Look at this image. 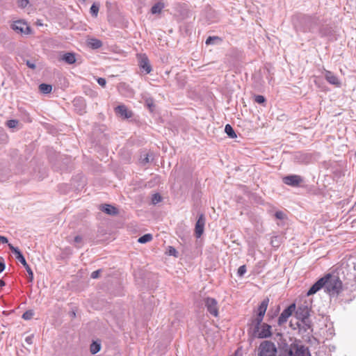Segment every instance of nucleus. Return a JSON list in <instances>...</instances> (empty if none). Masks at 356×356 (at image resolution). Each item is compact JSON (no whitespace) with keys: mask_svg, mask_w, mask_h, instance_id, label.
<instances>
[{"mask_svg":"<svg viewBox=\"0 0 356 356\" xmlns=\"http://www.w3.org/2000/svg\"><path fill=\"white\" fill-rule=\"evenodd\" d=\"M326 283L325 280V276L323 277H321L319 279L317 282H316L309 289V290L307 291V295L311 296L316 292H318L319 290H321L322 288L325 289V285Z\"/></svg>","mask_w":356,"mask_h":356,"instance_id":"nucleus-10","label":"nucleus"},{"mask_svg":"<svg viewBox=\"0 0 356 356\" xmlns=\"http://www.w3.org/2000/svg\"><path fill=\"white\" fill-rule=\"evenodd\" d=\"M10 250L15 254V258L25 267L28 265L22 253L18 248L14 247L12 244L8 243Z\"/></svg>","mask_w":356,"mask_h":356,"instance_id":"nucleus-14","label":"nucleus"},{"mask_svg":"<svg viewBox=\"0 0 356 356\" xmlns=\"http://www.w3.org/2000/svg\"><path fill=\"white\" fill-rule=\"evenodd\" d=\"M99 9V5L95 3H93L91 6L90 9L91 15L94 17H97L98 15Z\"/></svg>","mask_w":356,"mask_h":356,"instance_id":"nucleus-28","label":"nucleus"},{"mask_svg":"<svg viewBox=\"0 0 356 356\" xmlns=\"http://www.w3.org/2000/svg\"><path fill=\"white\" fill-rule=\"evenodd\" d=\"M88 43L92 49H99L102 46V41L96 38L89 39Z\"/></svg>","mask_w":356,"mask_h":356,"instance_id":"nucleus-21","label":"nucleus"},{"mask_svg":"<svg viewBox=\"0 0 356 356\" xmlns=\"http://www.w3.org/2000/svg\"><path fill=\"white\" fill-rule=\"evenodd\" d=\"M297 326L299 328L300 331L307 332L308 330L311 329V322L309 318H305L304 320H300V322L297 323Z\"/></svg>","mask_w":356,"mask_h":356,"instance_id":"nucleus-17","label":"nucleus"},{"mask_svg":"<svg viewBox=\"0 0 356 356\" xmlns=\"http://www.w3.org/2000/svg\"><path fill=\"white\" fill-rule=\"evenodd\" d=\"M296 19L299 21L298 24L296 22H293L296 29L304 33H314L319 26V21L316 17L302 15L297 16Z\"/></svg>","mask_w":356,"mask_h":356,"instance_id":"nucleus-1","label":"nucleus"},{"mask_svg":"<svg viewBox=\"0 0 356 356\" xmlns=\"http://www.w3.org/2000/svg\"><path fill=\"white\" fill-rule=\"evenodd\" d=\"M204 305L207 309V311L214 316H217L218 314V308L217 301L212 298H207L204 300Z\"/></svg>","mask_w":356,"mask_h":356,"instance_id":"nucleus-6","label":"nucleus"},{"mask_svg":"<svg viewBox=\"0 0 356 356\" xmlns=\"http://www.w3.org/2000/svg\"><path fill=\"white\" fill-rule=\"evenodd\" d=\"M102 211L109 215H115L118 213V209L111 204L102 205Z\"/></svg>","mask_w":356,"mask_h":356,"instance_id":"nucleus-19","label":"nucleus"},{"mask_svg":"<svg viewBox=\"0 0 356 356\" xmlns=\"http://www.w3.org/2000/svg\"><path fill=\"white\" fill-rule=\"evenodd\" d=\"M100 343L97 342H92V344L90 345V350L92 354H95L100 350Z\"/></svg>","mask_w":356,"mask_h":356,"instance_id":"nucleus-27","label":"nucleus"},{"mask_svg":"<svg viewBox=\"0 0 356 356\" xmlns=\"http://www.w3.org/2000/svg\"><path fill=\"white\" fill-rule=\"evenodd\" d=\"M246 273V267L245 265L241 266L238 269L237 274L238 276L242 277Z\"/></svg>","mask_w":356,"mask_h":356,"instance_id":"nucleus-36","label":"nucleus"},{"mask_svg":"<svg viewBox=\"0 0 356 356\" xmlns=\"http://www.w3.org/2000/svg\"><path fill=\"white\" fill-rule=\"evenodd\" d=\"M5 269V264L3 263V259L2 257H0V273L3 272Z\"/></svg>","mask_w":356,"mask_h":356,"instance_id":"nucleus-45","label":"nucleus"},{"mask_svg":"<svg viewBox=\"0 0 356 356\" xmlns=\"http://www.w3.org/2000/svg\"><path fill=\"white\" fill-rule=\"evenodd\" d=\"M141 162L143 164H145V163H147L149 162V156L147 154L144 155V158H141Z\"/></svg>","mask_w":356,"mask_h":356,"instance_id":"nucleus-43","label":"nucleus"},{"mask_svg":"<svg viewBox=\"0 0 356 356\" xmlns=\"http://www.w3.org/2000/svg\"><path fill=\"white\" fill-rule=\"evenodd\" d=\"M168 253L169 255H172V256H175V257L177 256V251L176 250L175 248H174L172 246H169L168 247Z\"/></svg>","mask_w":356,"mask_h":356,"instance_id":"nucleus-38","label":"nucleus"},{"mask_svg":"<svg viewBox=\"0 0 356 356\" xmlns=\"http://www.w3.org/2000/svg\"><path fill=\"white\" fill-rule=\"evenodd\" d=\"M269 300L268 298L264 299L260 304L258 308L259 316H264L266 312Z\"/></svg>","mask_w":356,"mask_h":356,"instance_id":"nucleus-20","label":"nucleus"},{"mask_svg":"<svg viewBox=\"0 0 356 356\" xmlns=\"http://www.w3.org/2000/svg\"><path fill=\"white\" fill-rule=\"evenodd\" d=\"M33 313L32 311H26L22 315V318L24 320H29L33 317Z\"/></svg>","mask_w":356,"mask_h":356,"instance_id":"nucleus-35","label":"nucleus"},{"mask_svg":"<svg viewBox=\"0 0 356 356\" xmlns=\"http://www.w3.org/2000/svg\"><path fill=\"white\" fill-rule=\"evenodd\" d=\"M0 242L2 243H7L8 241L6 236H0Z\"/></svg>","mask_w":356,"mask_h":356,"instance_id":"nucleus-47","label":"nucleus"},{"mask_svg":"<svg viewBox=\"0 0 356 356\" xmlns=\"http://www.w3.org/2000/svg\"><path fill=\"white\" fill-rule=\"evenodd\" d=\"M5 284H5L4 281L0 279V286L1 287L3 286H5Z\"/></svg>","mask_w":356,"mask_h":356,"instance_id":"nucleus-49","label":"nucleus"},{"mask_svg":"<svg viewBox=\"0 0 356 356\" xmlns=\"http://www.w3.org/2000/svg\"><path fill=\"white\" fill-rule=\"evenodd\" d=\"M115 111L121 116H123L125 118H129L132 115L131 112L129 111L124 105L118 106L115 108Z\"/></svg>","mask_w":356,"mask_h":356,"instance_id":"nucleus-16","label":"nucleus"},{"mask_svg":"<svg viewBox=\"0 0 356 356\" xmlns=\"http://www.w3.org/2000/svg\"><path fill=\"white\" fill-rule=\"evenodd\" d=\"M72 316L73 317H74V316H76L75 312H72Z\"/></svg>","mask_w":356,"mask_h":356,"instance_id":"nucleus-50","label":"nucleus"},{"mask_svg":"<svg viewBox=\"0 0 356 356\" xmlns=\"http://www.w3.org/2000/svg\"><path fill=\"white\" fill-rule=\"evenodd\" d=\"M152 240V235L151 234H146L142 236H140L138 239V242L140 243H145L149 242Z\"/></svg>","mask_w":356,"mask_h":356,"instance_id":"nucleus-26","label":"nucleus"},{"mask_svg":"<svg viewBox=\"0 0 356 356\" xmlns=\"http://www.w3.org/2000/svg\"><path fill=\"white\" fill-rule=\"evenodd\" d=\"M74 102V105H76V104L77 102H80L81 104H83V100L82 99H75Z\"/></svg>","mask_w":356,"mask_h":356,"instance_id":"nucleus-48","label":"nucleus"},{"mask_svg":"<svg viewBox=\"0 0 356 356\" xmlns=\"http://www.w3.org/2000/svg\"><path fill=\"white\" fill-rule=\"evenodd\" d=\"M97 81L99 85H100L102 87H105L106 84V81L104 78L99 77L97 79Z\"/></svg>","mask_w":356,"mask_h":356,"instance_id":"nucleus-40","label":"nucleus"},{"mask_svg":"<svg viewBox=\"0 0 356 356\" xmlns=\"http://www.w3.org/2000/svg\"><path fill=\"white\" fill-rule=\"evenodd\" d=\"M220 40V39H219V38H218V37H217V36H213V37L209 36V37L207 39V40H206V44H214V42H215L216 40Z\"/></svg>","mask_w":356,"mask_h":356,"instance_id":"nucleus-33","label":"nucleus"},{"mask_svg":"<svg viewBox=\"0 0 356 356\" xmlns=\"http://www.w3.org/2000/svg\"><path fill=\"white\" fill-rule=\"evenodd\" d=\"M18 124L19 122L17 120H8L6 122V125L11 129L15 128L18 125Z\"/></svg>","mask_w":356,"mask_h":356,"instance_id":"nucleus-29","label":"nucleus"},{"mask_svg":"<svg viewBox=\"0 0 356 356\" xmlns=\"http://www.w3.org/2000/svg\"><path fill=\"white\" fill-rule=\"evenodd\" d=\"M26 63V65L29 68H31V69H35V65L34 63H33V62H31L30 60H27Z\"/></svg>","mask_w":356,"mask_h":356,"instance_id":"nucleus-46","label":"nucleus"},{"mask_svg":"<svg viewBox=\"0 0 356 356\" xmlns=\"http://www.w3.org/2000/svg\"><path fill=\"white\" fill-rule=\"evenodd\" d=\"M205 218L200 214L195 224V233L197 238H200L204 232Z\"/></svg>","mask_w":356,"mask_h":356,"instance_id":"nucleus-12","label":"nucleus"},{"mask_svg":"<svg viewBox=\"0 0 356 356\" xmlns=\"http://www.w3.org/2000/svg\"><path fill=\"white\" fill-rule=\"evenodd\" d=\"M296 310V304L292 303L287 308H286L280 314L278 318L277 323L279 325H282L285 323L288 318L293 314Z\"/></svg>","mask_w":356,"mask_h":356,"instance_id":"nucleus-4","label":"nucleus"},{"mask_svg":"<svg viewBox=\"0 0 356 356\" xmlns=\"http://www.w3.org/2000/svg\"><path fill=\"white\" fill-rule=\"evenodd\" d=\"M270 244L273 247H277V248L279 247L280 244L279 237L277 236L272 237L271 241H270Z\"/></svg>","mask_w":356,"mask_h":356,"instance_id":"nucleus-30","label":"nucleus"},{"mask_svg":"<svg viewBox=\"0 0 356 356\" xmlns=\"http://www.w3.org/2000/svg\"><path fill=\"white\" fill-rule=\"evenodd\" d=\"M161 201V196L159 193H155L152 195V202L156 204Z\"/></svg>","mask_w":356,"mask_h":356,"instance_id":"nucleus-31","label":"nucleus"},{"mask_svg":"<svg viewBox=\"0 0 356 356\" xmlns=\"http://www.w3.org/2000/svg\"><path fill=\"white\" fill-rule=\"evenodd\" d=\"M39 89L41 92L43 94L50 93L52 90V86L50 84L47 83H41L39 86Z\"/></svg>","mask_w":356,"mask_h":356,"instance_id":"nucleus-23","label":"nucleus"},{"mask_svg":"<svg viewBox=\"0 0 356 356\" xmlns=\"http://www.w3.org/2000/svg\"><path fill=\"white\" fill-rule=\"evenodd\" d=\"M33 335H30V336H28L25 338V341L28 343V344H32L33 343Z\"/></svg>","mask_w":356,"mask_h":356,"instance_id":"nucleus-44","label":"nucleus"},{"mask_svg":"<svg viewBox=\"0 0 356 356\" xmlns=\"http://www.w3.org/2000/svg\"><path fill=\"white\" fill-rule=\"evenodd\" d=\"M225 131L227 134V136L231 138H234L236 137V134L230 124H226L225 127Z\"/></svg>","mask_w":356,"mask_h":356,"instance_id":"nucleus-24","label":"nucleus"},{"mask_svg":"<svg viewBox=\"0 0 356 356\" xmlns=\"http://www.w3.org/2000/svg\"><path fill=\"white\" fill-rule=\"evenodd\" d=\"M355 220L356 221V219Z\"/></svg>","mask_w":356,"mask_h":356,"instance_id":"nucleus-51","label":"nucleus"},{"mask_svg":"<svg viewBox=\"0 0 356 356\" xmlns=\"http://www.w3.org/2000/svg\"><path fill=\"white\" fill-rule=\"evenodd\" d=\"M275 217L279 220H284L286 218V214L281 211H278L275 212Z\"/></svg>","mask_w":356,"mask_h":356,"instance_id":"nucleus-34","label":"nucleus"},{"mask_svg":"<svg viewBox=\"0 0 356 356\" xmlns=\"http://www.w3.org/2000/svg\"><path fill=\"white\" fill-rule=\"evenodd\" d=\"M325 291L330 296H337L343 290V284L339 277L327 274L325 275Z\"/></svg>","mask_w":356,"mask_h":356,"instance_id":"nucleus-2","label":"nucleus"},{"mask_svg":"<svg viewBox=\"0 0 356 356\" xmlns=\"http://www.w3.org/2000/svg\"><path fill=\"white\" fill-rule=\"evenodd\" d=\"M62 60L69 65L76 63V54L74 53L67 52L63 55Z\"/></svg>","mask_w":356,"mask_h":356,"instance_id":"nucleus-18","label":"nucleus"},{"mask_svg":"<svg viewBox=\"0 0 356 356\" xmlns=\"http://www.w3.org/2000/svg\"><path fill=\"white\" fill-rule=\"evenodd\" d=\"M12 29L18 33L29 34L31 32L30 27L22 20H17L11 25Z\"/></svg>","mask_w":356,"mask_h":356,"instance_id":"nucleus-5","label":"nucleus"},{"mask_svg":"<svg viewBox=\"0 0 356 356\" xmlns=\"http://www.w3.org/2000/svg\"><path fill=\"white\" fill-rule=\"evenodd\" d=\"M257 332V337L259 338H268L271 335V326L264 323L262 325H259V328H255Z\"/></svg>","mask_w":356,"mask_h":356,"instance_id":"nucleus-9","label":"nucleus"},{"mask_svg":"<svg viewBox=\"0 0 356 356\" xmlns=\"http://www.w3.org/2000/svg\"><path fill=\"white\" fill-rule=\"evenodd\" d=\"M164 8V5L163 3L159 2L154 4L151 8V13L152 14H159L161 12L163 8Z\"/></svg>","mask_w":356,"mask_h":356,"instance_id":"nucleus-22","label":"nucleus"},{"mask_svg":"<svg viewBox=\"0 0 356 356\" xmlns=\"http://www.w3.org/2000/svg\"><path fill=\"white\" fill-rule=\"evenodd\" d=\"M28 273L29 275V281L30 282H33V273L29 264L24 267Z\"/></svg>","mask_w":356,"mask_h":356,"instance_id":"nucleus-32","label":"nucleus"},{"mask_svg":"<svg viewBox=\"0 0 356 356\" xmlns=\"http://www.w3.org/2000/svg\"><path fill=\"white\" fill-rule=\"evenodd\" d=\"M293 356H311L309 348L302 346L293 344Z\"/></svg>","mask_w":356,"mask_h":356,"instance_id":"nucleus-13","label":"nucleus"},{"mask_svg":"<svg viewBox=\"0 0 356 356\" xmlns=\"http://www.w3.org/2000/svg\"><path fill=\"white\" fill-rule=\"evenodd\" d=\"M139 66L145 71L146 74H149L152 71V67L149 63V60L145 55L140 56Z\"/></svg>","mask_w":356,"mask_h":356,"instance_id":"nucleus-15","label":"nucleus"},{"mask_svg":"<svg viewBox=\"0 0 356 356\" xmlns=\"http://www.w3.org/2000/svg\"><path fill=\"white\" fill-rule=\"evenodd\" d=\"M323 74L325 79L330 84L337 88H340L341 86V82L340 79L332 72L325 70Z\"/></svg>","mask_w":356,"mask_h":356,"instance_id":"nucleus-7","label":"nucleus"},{"mask_svg":"<svg viewBox=\"0 0 356 356\" xmlns=\"http://www.w3.org/2000/svg\"><path fill=\"white\" fill-rule=\"evenodd\" d=\"M18 6L20 8H25L29 4L28 0H18L17 1Z\"/></svg>","mask_w":356,"mask_h":356,"instance_id":"nucleus-39","label":"nucleus"},{"mask_svg":"<svg viewBox=\"0 0 356 356\" xmlns=\"http://www.w3.org/2000/svg\"><path fill=\"white\" fill-rule=\"evenodd\" d=\"M254 101L258 104H263L265 102L266 99L262 95H256L254 97Z\"/></svg>","mask_w":356,"mask_h":356,"instance_id":"nucleus-37","label":"nucleus"},{"mask_svg":"<svg viewBox=\"0 0 356 356\" xmlns=\"http://www.w3.org/2000/svg\"><path fill=\"white\" fill-rule=\"evenodd\" d=\"M259 356H276L277 350L274 343L264 341L259 347Z\"/></svg>","mask_w":356,"mask_h":356,"instance_id":"nucleus-3","label":"nucleus"},{"mask_svg":"<svg viewBox=\"0 0 356 356\" xmlns=\"http://www.w3.org/2000/svg\"><path fill=\"white\" fill-rule=\"evenodd\" d=\"M72 244H73L75 247L79 248L83 245V239L81 236H76L74 238L73 242H70Z\"/></svg>","mask_w":356,"mask_h":356,"instance_id":"nucleus-25","label":"nucleus"},{"mask_svg":"<svg viewBox=\"0 0 356 356\" xmlns=\"http://www.w3.org/2000/svg\"><path fill=\"white\" fill-rule=\"evenodd\" d=\"M302 181V179L300 176L293 175L284 177L283 178V182L289 186H296L300 184Z\"/></svg>","mask_w":356,"mask_h":356,"instance_id":"nucleus-11","label":"nucleus"},{"mask_svg":"<svg viewBox=\"0 0 356 356\" xmlns=\"http://www.w3.org/2000/svg\"><path fill=\"white\" fill-rule=\"evenodd\" d=\"M101 269H99V270H97L95 271H93L92 273H91V275L90 277L92 278V279H97L99 277V274L101 273Z\"/></svg>","mask_w":356,"mask_h":356,"instance_id":"nucleus-41","label":"nucleus"},{"mask_svg":"<svg viewBox=\"0 0 356 356\" xmlns=\"http://www.w3.org/2000/svg\"><path fill=\"white\" fill-rule=\"evenodd\" d=\"M264 316H259V314H257L256 321H257V325L255 326V328H259V325H261V323L263 321V318Z\"/></svg>","mask_w":356,"mask_h":356,"instance_id":"nucleus-42","label":"nucleus"},{"mask_svg":"<svg viewBox=\"0 0 356 356\" xmlns=\"http://www.w3.org/2000/svg\"><path fill=\"white\" fill-rule=\"evenodd\" d=\"M294 312L296 317L300 321L307 318L309 316V309L305 305L298 306Z\"/></svg>","mask_w":356,"mask_h":356,"instance_id":"nucleus-8","label":"nucleus"}]
</instances>
